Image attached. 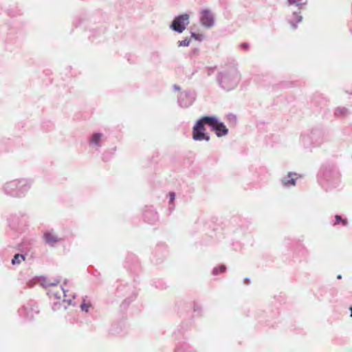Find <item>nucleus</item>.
<instances>
[{
    "mask_svg": "<svg viewBox=\"0 0 352 352\" xmlns=\"http://www.w3.org/2000/svg\"><path fill=\"white\" fill-rule=\"evenodd\" d=\"M174 89L175 90H179V88L178 87H177L176 85L174 86Z\"/></svg>",
    "mask_w": 352,
    "mask_h": 352,
    "instance_id": "b1692460",
    "label": "nucleus"
},
{
    "mask_svg": "<svg viewBox=\"0 0 352 352\" xmlns=\"http://www.w3.org/2000/svg\"><path fill=\"white\" fill-rule=\"evenodd\" d=\"M25 260V256L21 254H16L12 259V264H19L22 261Z\"/></svg>",
    "mask_w": 352,
    "mask_h": 352,
    "instance_id": "4468645a",
    "label": "nucleus"
},
{
    "mask_svg": "<svg viewBox=\"0 0 352 352\" xmlns=\"http://www.w3.org/2000/svg\"><path fill=\"white\" fill-rule=\"evenodd\" d=\"M191 36L195 38V40H197V41H202L203 39V36L201 34H196L195 32H191Z\"/></svg>",
    "mask_w": 352,
    "mask_h": 352,
    "instance_id": "6ab92c4d",
    "label": "nucleus"
},
{
    "mask_svg": "<svg viewBox=\"0 0 352 352\" xmlns=\"http://www.w3.org/2000/svg\"><path fill=\"white\" fill-rule=\"evenodd\" d=\"M209 70H210V72H208V74H210V72H212V69L210 68Z\"/></svg>",
    "mask_w": 352,
    "mask_h": 352,
    "instance_id": "cd10ccee",
    "label": "nucleus"
},
{
    "mask_svg": "<svg viewBox=\"0 0 352 352\" xmlns=\"http://www.w3.org/2000/svg\"><path fill=\"white\" fill-rule=\"evenodd\" d=\"M47 294L51 298L58 300L54 302V309L60 307L66 309L72 304V300L75 298V295L73 293L69 294V291L62 286L50 289Z\"/></svg>",
    "mask_w": 352,
    "mask_h": 352,
    "instance_id": "7ed1b4c3",
    "label": "nucleus"
},
{
    "mask_svg": "<svg viewBox=\"0 0 352 352\" xmlns=\"http://www.w3.org/2000/svg\"><path fill=\"white\" fill-rule=\"evenodd\" d=\"M346 219H343L341 216L340 215H336L335 216V221H334V223L333 225H338L340 223H342V225L345 226L346 225Z\"/></svg>",
    "mask_w": 352,
    "mask_h": 352,
    "instance_id": "dca6fc26",
    "label": "nucleus"
},
{
    "mask_svg": "<svg viewBox=\"0 0 352 352\" xmlns=\"http://www.w3.org/2000/svg\"><path fill=\"white\" fill-rule=\"evenodd\" d=\"M351 310V317L352 318V307L350 308Z\"/></svg>",
    "mask_w": 352,
    "mask_h": 352,
    "instance_id": "393cba45",
    "label": "nucleus"
},
{
    "mask_svg": "<svg viewBox=\"0 0 352 352\" xmlns=\"http://www.w3.org/2000/svg\"><path fill=\"white\" fill-rule=\"evenodd\" d=\"M175 193L173 192H171L169 193V201L170 203H173V201L175 200Z\"/></svg>",
    "mask_w": 352,
    "mask_h": 352,
    "instance_id": "4be33fe9",
    "label": "nucleus"
},
{
    "mask_svg": "<svg viewBox=\"0 0 352 352\" xmlns=\"http://www.w3.org/2000/svg\"><path fill=\"white\" fill-rule=\"evenodd\" d=\"M105 140L106 137L103 133L94 132L88 138V144L91 149L98 151L102 146Z\"/></svg>",
    "mask_w": 352,
    "mask_h": 352,
    "instance_id": "6e6552de",
    "label": "nucleus"
},
{
    "mask_svg": "<svg viewBox=\"0 0 352 352\" xmlns=\"http://www.w3.org/2000/svg\"><path fill=\"white\" fill-rule=\"evenodd\" d=\"M190 23V15L184 13L176 16L171 24L170 28L175 32L182 33Z\"/></svg>",
    "mask_w": 352,
    "mask_h": 352,
    "instance_id": "0eeeda50",
    "label": "nucleus"
},
{
    "mask_svg": "<svg viewBox=\"0 0 352 352\" xmlns=\"http://www.w3.org/2000/svg\"><path fill=\"white\" fill-rule=\"evenodd\" d=\"M206 120V124L214 131L218 138H222L228 134V129L226 126L216 116H204Z\"/></svg>",
    "mask_w": 352,
    "mask_h": 352,
    "instance_id": "39448f33",
    "label": "nucleus"
},
{
    "mask_svg": "<svg viewBox=\"0 0 352 352\" xmlns=\"http://www.w3.org/2000/svg\"><path fill=\"white\" fill-rule=\"evenodd\" d=\"M200 24L208 29L212 28L215 23V17L209 9H204L199 12Z\"/></svg>",
    "mask_w": 352,
    "mask_h": 352,
    "instance_id": "1a4fd4ad",
    "label": "nucleus"
},
{
    "mask_svg": "<svg viewBox=\"0 0 352 352\" xmlns=\"http://www.w3.org/2000/svg\"><path fill=\"white\" fill-rule=\"evenodd\" d=\"M239 47L244 50H248L249 49V45L247 43H243L239 45Z\"/></svg>",
    "mask_w": 352,
    "mask_h": 352,
    "instance_id": "5701e85b",
    "label": "nucleus"
},
{
    "mask_svg": "<svg viewBox=\"0 0 352 352\" xmlns=\"http://www.w3.org/2000/svg\"><path fill=\"white\" fill-rule=\"evenodd\" d=\"M177 44L178 47H188L190 45V40L186 38L184 40L178 41Z\"/></svg>",
    "mask_w": 352,
    "mask_h": 352,
    "instance_id": "f3484780",
    "label": "nucleus"
},
{
    "mask_svg": "<svg viewBox=\"0 0 352 352\" xmlns=\"http://www.w3.org/2000/svg\"><path fill=\"white\" fill-rule=\"evenodd\" d=\"M204 124H206V120L204 116L198 120L192 128V139L195 141L208 142L210 139V135L206 132Z\"/></svg>",
    "mask_w": 352,
    "mask_h": 352,
    "instance_id": "423d86ee",
    "label": "nucleus"
},
{
    "mask_svg": "<svg viewBox=\"0 0 352 352\" xmlns=\"http://www.w3.org/2000/svg\"><path fill=\"white\" fill-rule=\"evenodd\" d=\"M89 305H87V304H86L85 302L82 303L81 305H80L81 309L82 311H85V312H88L89 311Z\"/></svg>",
    "mask_w": 352,
    "mask_h": 352,
    "instance_id": "aec40b11",
    "label": "nucleus"
},
{
    "mask_svg": "<svg viewBox=\"0 0 352 352\" xmlns=\"http://www.w3.org/2000/svg\"><path fill=\"white\" fill-rule=\"evenodd\" d=\"M195 96L190 91L182 92L178 98V104L182 108H187L192 104Z\"/></svg>",
    "mask_w": 352,
    "mask_h": 352,
    "instance_id": "9d476101",
    "label": "nucleus"
},
{
    "mask_svg": "<svg viewBox=\"0 0 352 352\" xmlns=\"http://www.w3.org/2000/svg\"><path fill=\"white\" fill-rule=\"evenodd\" d=\"M32 186V180L30 178H15L3 182L1 187V191L7 197L21 199L28 195Z\"/></svg>",
    "mask_w": 352,
    "mask_h": 352,
    "instance_id": "f257e3e1",
    "label": "nucleus"
},
{
    "mask_svg": "<svg viewBox=\"0 0 352 352\" xmlns=\"http://www.w3.org/2000/svg\"><path fill=\"white\" fill-rule=\"evenodd\" d=\"M338 279H340L342 278L341 275H338L337 277Z\"/></svg>",
    "mask_w": 352,
    "mask_h": 352,
    "instance_id": "c85d7f7f",
    "label": "nucleus"
},
{
    "mask_svg": "<svg viewBox=\"0 0 352 352\" xmlns=\"http://www.w3.org/2000/svg\"><path fill=\"white\" fill-rule=\"evenodd\" d=\"M245 281H246L248 283H250V280H249L248 278H245Z\"/></svg>",
    "mask_w": 352,
    "mask_h": 352,
    "instance_id": "a878e982",
    "label": "nucleus"
},
{
    "mask_svg": "<svg viewBox=\"0 0 352 352\" xmlns=\"http://www.w3.org/2000/svg\"><path fill=\"white\" fill-rule=\"evenodd\" d=\"M67 283V280H65V282L64 283L66 284Z\"/></svg>",
    "mask_w": 352,
    "mask_h": 352,
    "instance_id": "c756f323",
    "label": "nucleus"
},
{
    "mask_svg": "<svg viewBox=\"0 0 352 352\" xmlns=\"http://www.w3.org/2000/svg\"><path fill=\"white\" fill-rule=\"evenodd\" d=\"M315 136L316 134L314 133L302 135L300 138V144L305 148H309L312 146H316L318 144L317 142L314 141Z\"/></svg>",
    "mask_w": 352,
    "mask_h": 352,
    "instance_id": "f8f14e48",
    "label": "nucleus"
},
{
    "mask_svg": "<svg viewBox=\"0 0 352 352\" xmlns=\"http://www.w3.org/2000/svg\"><path fill=\"white\" fill-rule=\"evenodd\" d=\"M60 282V280H56L53 282L48 281L46 284V286H55Z\"/></svg>",
    "mask_w": 352,
    "mask_h": 352,
    "instance_id": "412c9836",
    "label": "nucleus"
},
{
    "mask_svg": "<svg viewBox=\"0 0 352 352\" xmlns=\"http://www.w3.org/2000/svg\"><path fill=\"white\" fill-rule=\"evenodd\" d=\"M288 6H295L298 10L293 11L288 17V23L292 29H296L298 24L302 20V16L300 10L303 9L307 5V0H286Z\"/></svg>",
    "mask_w": 352,
    "mask_h": 352,
    "instance_id": "20e7f679",
    "label": "nucleus"
},
{
    "mask_svg": "<svg viewBox=\"0 0 352 352\" xmlns=\"http://www.w3.org/2000/svg\"><path fill=\"white\" fill-rule=\"evenodd\" d=\"M219 86L225 91L237 87L241 80V74L235 65H229L219 71L216 77Z\"/></svg>",
    "mask_w": 352,
    "mask_h": 352,
    "instance_id": "f03ea898",
    "label": "nucleus"
},
{
    "mask_svg": "<svg viewBox=\"0 0 352 352\" xmlns=\"http://www.w3.org/2000/svg\"><path fill=\"white\" fill-rule=\"evenodd\" d=\"M209 70H210V72H208V74H210V72H212V69L210 68Z\"/></svg>",
    "mask_w": 352,
    "mask_h": 352,
    "instance_id": "bb28decb",
    "label": "nucleus"
},
{
    "mask_svg": "<svg viewBox=\"0 0 352 352\" xmlns=\"http://www.w3.org/2000/svg\"><path fill=\"white\" fill-rule=\"evenodd\" d=\"M43 239L45 242L52 247L62 241L52 230L46 231L43 234Z\"/></svg>",
    "mask_w": 352,
    "mask_h": 352,
    "instance_id": "ddd939ff",
    "label": "nucleus"
},
{
    "mask_svg": "<svg viewBox=\"0 0 352 352\" xmlns=\"http://www.w3.org/2000/svg\"><path fill=\"white\" fill-rule=\"evenodd\" d=\"M347 109L346 108H338L336 109V114L337 116H342V115H345L346 113H347Z\"/></svg>",
    "mask_w": 352,
    "mask_h": 352,
    "instance_id": "a211bd4d",
    "label": "nucleus"
},
{
    "mask_svg": "<svg viewBox=\"0 0 352 352\" xmlns=\"http://www.w3.org/2000/svg\"><path fill=\"white\" fill-rule=\"evenodd\" d=\"M297 179L298 176L296 173L289 172L286 176L281 178L280 183L285 188H291L296 185Z\"/></svg>",
    "mask_w": 352,
    "mask_h": 352,
    "instance_id": "9b49d317",
    "label": "nucleus"
},
{
    "mask_svg": "<svg viewBox=\"0 0 352 352\" xmlns=\"http://www.w3.org/2000/svg\"><path fill=\"white\" fill-rule=\"evenodd\" d=\"M226 267L224 265H220L216 267L212 270L213 275H218L219 274L223 273L226 271Z\"/></svg>",
    "mask_w": 352,
    "mask_h": 352,
    "instance_id": "2eb2a0df",
    "label": "nucleus"
}]
</instances>
